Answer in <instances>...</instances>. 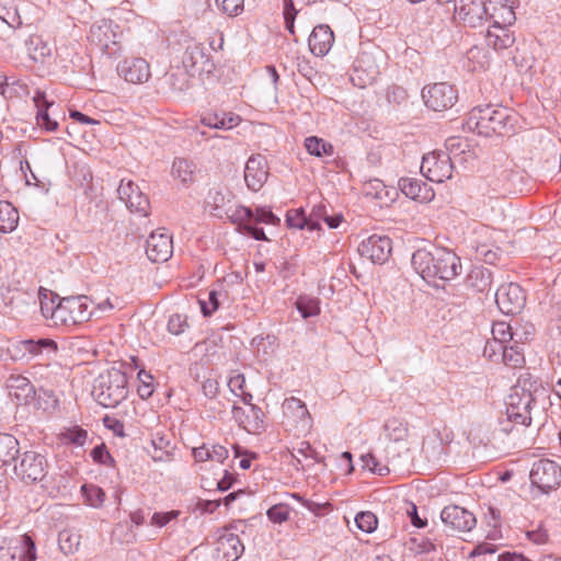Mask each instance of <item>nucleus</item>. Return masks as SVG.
<instances>
[{
    "mask_svg": "<svg viewBox=\"0 0 561 561\" xmlns=\"http://www.w3.org/2000/svg\"><path fill=\"white\" fill-rule=\"evenodd\" d=\"M549 400V389L526 373L520 375L505 402V420H501L502 431L511 433L514 427L530 426L534 420L540 421Z\"/></svg>",
    "mask_w": 561,
    "mask_h": 561,
    "instance_id": "obj_1",
    "label": "nucleus"
},
{
    "mask_svg": "<svg viewBox=\"0 0 561 561\" xmlns=\"http://www.w3.org/2000/svg\"><path fill=\"white\" fill-rule=\"evenodd\" d=\"M411 263L415 272L427 283L450 280L461 273L460 259L445 248L428 251L419 249L412 255Z\"/></svg>",
    "mask_w": 561,
    "mask_h": 561,
    "instance_id": "obj_2",
    "label": "nucleus"
},
{
    "mask_svg": "<svg viewBox=\"0 0 561 561\" xmlns=\"http://www.w3.org/2000/svg\"><path fill=\"white\" fill-rule=\"evenodd\" d=\"M517 123L518 116L512 108L491 104L473 107L467 119L469 129L485 137L510 136Z\"/></svg>",
    "mask_w": 561,
    "mask_h": 561,
    "instance_id": "obj_3",
    "label": "nucleus"
},
{
    "mask_svg": "<svg viewBox=\"0 0 561 561\" xmlns=\"http://www.w3.org/2000/svg\"><path fill=\"white\" fill-rule=\"evenodd\" d=\"M127 376L122 370H106L95 379L92 396L100 405L115 408L127 398Z\"/></svg>",
    "mask_w": 561,
    "mask_h": 561,
    "instance_id": "obj_4",
    "label": "nucleus"
},
{
    "mask_svg": "<svg viewBox=\"0 0 561 561\" xmlns=\"http://www.w3.org/2000/svg\"><path fill=\"white\" fill-rule=\"evenodd\" d=\"M182 64L186 73H181L183 77L181 83L176 84L174 81L171 82L173 89L179 91L188 88L187 73L194 76L195 73H211L215 70V65L205 46L193 39L187 41L185 44Z\"/></svg>",
    "mask_w": 561,
    "mask_h": 561,
    "instance_id": "obj_5",
    "label": "nucleus"
},
{
    "mask_svg": "<svg viewBox=\"0 0 561 561\" xmlns=\"http://www.w3.org/2000/svg\"><path fill=\"white\" fill-rule=\"evenodd\" d=\"M13 472L25 484L42 482L48 473L49 462L45 455L26 450L15 457Z\"/></svg>",
    "mask_w": 561,
    "mask_h": 561,
    "instance_id": "obj_6",
    "label": "nucleus"
},
{
    "mask_svg": "<svg viewBox=\"0 0 561 561\" xmlns=\"http://www.w3.org/2000/svg\"><path fill=\"white\" fill-rule=\"evenodd\" d=\"M529 479L540 493L548 494L561 484V467L554 460L538 459L531 466Z\"/></svg>",
    "mask_w": 561,
    "mask_h": 561,
    "instance_id": "obj_7",
    "label": "nucleus"
},
{
    "mask_svg": "<svg viewBox=\"0 0 561 561\" xmlns=\"http://www.w3.org/2000/svg\"><path fill=\"white\" fill-rule=\"evenodd\" d=\"M454 165L445 151H433L423 156L421 173L430 181L443 183L453 175Z\"/></svg>",
    "mask_w": 561,
    "mask_h": 561,
    "instance_id": "obj_8",
    "label": "nucleus"
},
{
    "mask_svg": "<svg viewBox=\"0 0 561 561\" xmlns=\"http://www.w3.org/2000/svg\"><path fill=\"white\" fill-rule=\"evenodd\" d=\"M425 105L433 111H446L457 102V90L447 82H438L422 90Z\"/></svg>",
    "mask_w": 561,
    "mask_h": 561,
    "instance_id": "obj_9",
    "label": "nucleus"
},
{
    "mask_svg": "<svg viewBox=\"0 0 561 561\" xmlns=\"http://www.w3.org/2000/svg\"><path fill=\"white\" fill-rule=\"evenodd\" d=\"M440 519L447 531L467 533L476 527L477 518L473 513L458 505L443 508Z\"/></svg>",
    "mask_w": 561,
    "mask_h": 561,
    "instance_id": "obj_10",
    "label": "nucleus"
},
{
    "mask_svg": "<svg viewBox=\"0 0 561 561\" xmlns=\"http://www.w3.org/2000/svg\"><path fill=\"white\" fill-rule=\"evenodd\" d=\"M495 302L504 314H516L525 307L526 296L519 285L510 283L497 288Z\"/></svg>",
    "mask_w": 561,
    "mask_h": 561,
    "instance_id": "obj_11",
    "label": "nucleus"
},
{
    "mask_svg": "<svg viewBox=\"0 0 561 561\" xmlns=\"http://www.w3.org/2000/svg\"><path fill=\"white\" fill-rule=\"evenodd\" d=\"M380 75L379 65L371 53L362 51L355 59L351 80L355 85L365 88L373 84Z\"/></svg>",
    "mask_w": 561,
    "mask_h": 561,
    "instance_id": "obj_12",
    "label": "nucleus"
},
{
    "mask_svg": "<svg viewBox=\"0 0 561 561\" xmlns=\"http://www.w3.org/2000/svg\"><path fill=\"white\" fill-rule=\"evenodd\" d=\"M88 38L103 53L107 55H113L116 53L118 35L114 31L112 21L103 19L94 22L90 27Z\"/></svg>",
    "mask_w": 561,
    "mask_h": 561,
    "instance_id": "obj_13",
    "label": "nucleus"
},
{
    "mask_svg": "<svg viewBox=\"0 0 561 561\" xmlns=\"http://www.w3.org/2000/svg\"><path fill=\"white\" fill-rule=\"evenodd\" d=\"M118 197L133 213L147 217L150 210V202L131 180H122L117 188Z\"/></svg>",
    "mask_w": 561,
    "mask_h": 561,
    "instance_id": "obj_14",
    "label": "nucleus"
},
{
    "mask_svg": "<svg viewBox=\"0 0 561 561\" xmlns=\"http://www.w3.org/2000/svg\"><path fill=\"white\" fill-rule=\"evenodd\" d=\"M391 251L392 241L388 236L371 234L358 245V253L362 257L378 264L385 263L390 256Z\"/></svg>",
    "mask_w": 561,
    "mask_h": 561,
    "instance_id": "obj_15",
    "label": "nucleus"
},
{
    "mask_svg": "<svg viewBox=\"0 0 561 561\" xmlns=\"http://www.w3.org/2000/svg\"><path fill=\"white\" fill-rule=\"evenodd\" d=\"M454 18L465 25L478 27L488 20V9L479 1L460 0L459 3H455Z\"/></svg>",
    "mask_w": 561,
    "mask_h": 561,
    "instance_id": "obj_16",
    "label": "nucleus"
},
{
    "mask_svg": "<svg viewBox=\"0 0 561 561\" xmlns=\"http://www.w3.org/2000/svg\"><path fill=\"white\" fill-rule=\"evenodd\" d=\"M118 75L127 82L141 84L149 80L150 65L141 57H128L117 65Z\"/></svg>",
    "mask_w": 561,
    "mask_h": 561,
    "instance_id": "obj_17",
    "label": "nucleus"
},
{
    "mask_svg": "<svg viewBox=\"0 0 561 561\" xmlns=\"http://www.w3.org/2000/svg\"><path fill=\"white\" fill-rule=\"evenodd\" d=\"M146 253L152 262H165L173 253L172 237L165 231H154L146 242Z\"/></svg>",
    "mask_w": 561,
    "mask_h": 561,
    "instance_id": "obj_18",
    "label": "nucleus"
},
{
    "mask_svg": "<svg viewBox=\"0 0 561 561\" xmlns=\"http://www.w3.org/2000/svg\"><path fill=\"white\" fill-rule=\"evenodd\" d=\"M491 229L488 226L480 225L472 232L470 247L476 252V257L488 264H495L500 256V249L494 243L482 242L480 237L489 238Z\"/></svg>",
    "mask_w": 561,
    "mask_h": 561,
    "instance_id": "obj_19",
    "label": "nucleus"
},
{
    "mask_svg": "<svg viewBox=\"0 0 561 561\" xmlns=\"http://www.w3.org/2000/svg\"><path fill=\"white\" fill-rule=\"evenodd\" d=\"M268 176L266 159L261 156H252L248 159L244 169V181L247 186L257 192L262 188Z\"/></svg>",
    "mask_w": 561,
    "mask_h": 561,
    "instance_id": "obj_20",
    "label": "nucleus"
},
{
    "mask_svg": "<svg viewBox=\"0 0 561 561\" xmlns=\"http://www.w3.org/2000/svg\"><path fill=\"white\" fill-rule=\"evenodd\" d=\"M283 412L286 417L296 422L300 433H308L312 427V417L305 402L300 399L290 397L283 402Z\"/></svg>",
    "mask_w": 561,
    "mask_h": 561,
    "instance_id": "obj_21",
    "label": "nucleus"
},
{
    "mask_svg": "<svg viewBox=\"0 0 561 561\" xmlns=\"http://www.w3.org/2000/svg\"><path fill=\"white\" fill-rule=\"evenodd\" d=\"M333 43V31L327 24L314 26L308 38L309 49L317 57L325 56L331 50Z\"/></svg>",
    "mask_w": 561,
    "mask_h": 561,
    "instance_id": "obj_22",
    "label": "nucleus"
},
{
    "mask_svg": "<svg viewBox=\"0 0 561 561\" xmlns=\"http://www.w3.org/2000/svg\"><path fill=\"white\" fill-rule=\"evenodd\" d=\"M28 57L37 64L50 65L54 58V47L41 35L33 34L25 42Z\"/></svg>",
    "mask_w": 561,
    "mask_h": 561,
    "instance_id": "obj_23",
    "label": "nucleus"
},
{
    "mask_svg": "<svg viewBox=\"0 0 561 561\" xmlns=\"http://www.w3.org/2000/svg\"><path fill=\"white\" fill-rule=\"evenodd\" d=\"M7 388L11 397L15 398L19 403H28L36 396V390L28 378L22 375H10L7 379Z\"/></svg>",
    "mask_w": 561,
    "mask_h": 561,
    "instance_id": "obj_24",
    "label": "nucleus"
},
{
    "mask_svg": "<svg viewBox=\"0 0 561 561\" xmlns=\"http://www.w3.org/2000/svg\"><path fill=\"white\" fill-rule=\"evenodd\" d=\"M232 416L236 422L248 432L260 431L263 426L264 413L254 404H250L248 412L240 407L233 405Z\"/></svg>",
    "mask_w": 561,
    "mask_h": 561,
    "instance_id": "obj_25",
    "label": "nucleus"
},
{
    "mask_svg": "<svg viewBox=\"0 0 561 561\" xmlns=\"http://www.w3.org/2000/svg\"><path fill=\"white\" fill-rule=\"evenodd\" d=\"M33 102L37 108V123L47 130L55 131L58 128V123L53 121L48 114V108L54 105V101H48L46 93L37 89L33 95Z\"/></svg>",
    "mask_w": 561,
    "mask_h": 561,
    "instance_id": "obj_26",
    "label": "nucleus"
},
{
    "mask_svg": "<svg viewBox=\"0 0 561 561\" xmlns=\"http://www.w3.org/2000/svg\"><path fill=\"white\" fill-rule=\"evenodd\" d=\"M11 551V559L18 561H35L36 547L31 536L27 534L20 536L13 541L9 548Z\"/></svg>",
    "mask_w": 561,
    "mask_h": 561,
    "instance_id": "obj_27",
    "label": "nucleus"
},
{
    "mask_svg": "<svg viewBox=\"0 0 561 561\" xmlns=\"http://www.w3.org/2000/svg\"><path fill=\"white\" fill-rule=\"evenodd\" d=\"M485 41L488 46L501 50L511 47L515 38L507 27L492 24L486 31Z\"/></svg>",
    "mask_w": 561,
    "mask_h": 561,
    "instance_id": "obj_28",
    "label": "nucleus"
},
{
    "mask_svg": "<svg viewBox=\"0 0 561 561\" xmlns=\"http://www.w3.org/2000/svg\"><path fill=\"white\" fill-rule=\"evenodd\" d=\"M217 545L218 551L222 553L226 561L238 560L244 551V546L240 538L232 533L220 536Z\"/></svg>",
    "mask_w": 561,
    "mask_h": 561,
    "instance_id": "obj_29",
    "label": "nucleus"
},
{
    "mask_svg": "<svg viewBox=\"0 0 561 561\" xmlns=\"http://www.w3.org/2000/svg\"><path fill=\"white\" fill-rule=\"evenodd\" d=\"M68 311L71 313L75 324L83 323L92 317L91 301L87 296L66 297Z\"/></svg>",
    "mask_w": 561,
    "mask_h": 561,
    "instance_id": "obj_30",
    "label": "nucleus"
},
{
    "mask_svg": "<svg viewBox=\"0 0 561 561\" xmlns=\"http://www.w3.org/2000/svg\"><path fill=\"white\" fill-rule=\"evenodd\" d=\"M196 170L195 162L186 158H175L172 163V175L185 186L195 181Z\"/></svg>",
    "mask_w": 561,
    "mask_h": 561,
    "instance_id": "obj_31",
    "label": "nucleus"
},
{
    "mask_svg": "<svg viewBox=\"0 0 561 561\" xmlns=\"http://www.w3.org/2000/svg\"><path fill=\"white\" fill-rule=\"evenodd\" d=\"M468 286L472 287L479 293H483L490 289L492 284V274L489 268L483 266L473 267L468 277H467Z\"/></svg>",
    "mask_w": 561,
    "mask_h": 561,
    "instance_id": "obj_32",
    "label": "nucleus"
},
{
    "mask_svg": "<svg viewBox=\"0 0 561 561\" xmlns=\"http://www.w3.org/2000/svg\"><path fill=\"white\" fill-rule=\"evenodd\" d=\"M19 213L9 202L0 201V231L10 233L16 229L19 224Z\"/></svg>",
    "mask_w": 561,
    "mask_h": 561,
    "instance_id": "obj_33",
    "label": "nucleus"
},
{
    "mask_svg": "<svg viewBox=\"0 0 561 561\" xmlns=\"http://www.w3.org/2000/svg\"><path fill=\"white\" fill-rule=\"evenodd\" d=\"M19 450V440L13 435L0 433V467L14 460Z\"/></svg>",
    "mask_w": 561,
    "mask_h": 561,
    "instance_id": "obj_34",
    "label": "nucleus"
},
{
    "mask_svg": "<svg viewBox=\"0 0 561 561\" xmlns=\"http://www.w3.org/2000/svg\"><path fill=\"white\" fill-rule=\"evenodd\" d=\"M20 348L31 355H41L46 353L47 355L56 353L57 344L55 341L49 339L24 340L20 342Z\"/></svg>",
    "mask_w": 561,
    "mask_h": 561,
    "instance_id": "obj_35",
    "label": "nucleus"
},
{
    "mask_svg": "<svg viewBox=\"0 0 561 561\" xmlns=\"http://www.w3.org/2000/svg\"><path fill=\"white\" fill-rule=\"evenodd\" d=\"M81 535L75 529H64L58 534V546L60 551L70 556L79 550Z\"/></svg>",
    "mask_w": 561,
    "mask_h": 561,
    "instance_id": "obj_36",
    "label": "nucleus"
},
{
    "mask_svg": "<svg viewBox=\"0 0 561 561\" xmlns=\"http://www.w3.org/2000/svg\"><path fill=\"white\" fill-rule=\"evenodd\" d=\"M501 360L507 367H523V365L525 364V357L518 340L513 342L511 345H504L502 350Z\"/></svg>",
    "mask_w": 561,
    "mask_h": 561,
    "instance_id": "obj_37",
    "label": "nucleus"
},
{
    "mask_svg": "<svg viewBox=\"0 0 561 561\" xmlns=\"http://www.w3.org/2000/svg\"><path fill=\"white\" fill-rule=\"evenodd\" d=\"M383 430L387 437L396 443L405 440L409 435L408 422L398 417L387 420Z\"/></svg>",
    "mask_w": 561,
    "mask_h": 561,
    "instance_id": "obj_38",
    "label": "nucleus"
},
{
    "mask_svg": "<svg viewBox=\"0 0 561 561\" xmlns=\"http://www.w3.org/2000/svg\"><path fill=\"white\" fill-rule=\"evenodd\" d=\"M401 192L411 199H425L426 195L422 194L426 192V184L421 180L413 178H401L398 182Z\"/></svg>",
    "mask_w": 561,
    "mask_h": 561,
    "instance_id": "obj_39",
    "label": "nucleus"
},
{
    "mask_svg": "<svg viewBox=\"0 0 561 561\" xmlns=\"http://www.w3.org/2000/svg\"><path fill=\"white\" fill-rule=\"evenodd\" d=\"M226 216L232 224L238 226L237 230L242 232V230H244V226H249L250 221L253 219L254 213L249 207L237 206L234 208H229L226 211Z\"/></svg>",
    "mask_w": 561,
    "mask_h": 561,
    "instance_id": "obj_40",
    "label": "nucleus"
},
{
    "mask_svg": "<svg viewBox=\"0 0 561 561\" xmlns=\"http://www.w3.org/2000/svg\"><path fill=\"white\" fill-rule=\"evenodd\" d=\"M492 340L506 345V343H513L517 341L518 333L513 331L510 323L495 322L492 325Z\"/></svg>",
    "mask_w": 561,
    "mask_h": 561,
    "instance_id": "obj_41",
    "label": "nucleus"
},
{
    "mask_svg": "<svg viewBox=\"0 0 561 561\" xmlns=\"http://www.w3.org/2000/svg\"><path fill=\"white\" fill-rule=\"evenodd\" d=\"M490 19L494 25L508 27L515 22L516 16L511 5L501 4L499 8H493V13L490 14Z\"/></svg>",
    "mask_w": 561,
    "mask_h": 561,
    "instance_id": "obj_42",
    "label": "nucleus"
},
{
    "mask_svg": "<svg viewBox=\"0 0 561 561\" xmlns=\"http://www.w3.org/2000/svg\"><path fill=\"white\" fill-rule=\"evenodd\" d=\"M466 58L468 61V69L471 71L484 69L489 64L488 51L483 47L479 46L471 47L467 51Z\"/></svg>",
    "mask_w": 561,
    "mask_h": 561,
    "instance_id": "obj_43",
    "label": "nucleus"
},
{
    "mask_svg": "<svg viewBox=\"0 0 561 561\" xmlns=\"http://www.w3.org/2000/svg\"><path fill=\"white\" fill-rule=\"evenodd\" d=\"M305 147L310 154L316 157L333 154V146L316 136L306 138Z\"/></svg>",
    "mask_w": 561,
    "mask_h": 561,
    "instance_id": "obj_44",
    "label": "nucleus"
},
{
    "mask_svg": "<svg viewBox=\"0 0 561 561\" xmlns=\"http://www.w3.org/2000/svg\"><path fill=\"white\" fill-rule=\"evenodd\" d=\"M38 297L43 316L47 319H51L53 312H55L57 304L60 300L58 295L49 291L48 289L41 288Z\"/></svg>",
    "mask_w": 561,
    "mask_h": 561,
    "instance_id": "obj_45",
    "label": "nucleus"
},
{
    "mask_svg": "<svg viewBox=\"0 0 561 561\" xmlns=\"http://www.w3.org/2000/svg\"><path fill=\"white\" fill-rule=\"evenodd\" d=\"M61 439L64 443L72 444L76 446H83L88 438V432L80 426H72L66 428L61 434Z\"/></svg>",
    "mask_w": 561,
    "mask_h": 561,
    "instance_id": "obj_46",
    "label": "nucleus"
},
{
    "mask_svg": "<svg viewBox=\"0 0 561 561\" xmlns=\"http://www.w3.org/2000/svg\"><path fill=\"white\" fill-rule=\"evenodd\" d=\"M437 5L435 3L425 4L416 9L414 22L419 25H430L434 22L437 15Z\"/></svg>",
    "mask_w": 561,
    "mask_h": 561,
    "instance_id": "obj_47",
    "label": "nucleus"
},
{
    "mask_svg": "<svg viewBox=\"0 0 561 561\" xmlns=\"http://www.w3.org/2000/svg\"><path fill=\"white\" fill-rule=\"evenodd\" d=\"M296 306L304 319L314 317L320 312L319 301L313 298L300 296L296 301Z\"/></svg>",
    "mask_w": 561,
    "mask_h": 561,
    "instance_id": "obj_48",
    "label": "nucleus"
},
{
    "mask_svg": "<svg viewBox=\"0 0 561 561\" xmlns=\"http://www.w3.org/2000/svg\"><path fill=\"white\" fill-rule=\"evenodd\" d=\"M362 468L378 474L386 476L389 473V468L386 465L380 463L371 453H367L360 456Z\"/></svg>",
    "mask_w": 561,
    "mask_h": 561,
    "instance_id": "obj_49",
    "label": "nucleus"
},
{
    "mask_svg": "<svg viewBox=\"0 0 561 561\" xmlns=\"http://www.w3.org/2000/svg\"><path fill=\"white\" fill-rule=\"evenodd\" d=\"M51 320L55 324L75 325L71 313L68 311V302L66 298L58 301L55 312H53Z\"/></svg>",
    "mask_w": 561,
    "mask_h": 561,
    "instance_id": "obj_50",
    "label": "nucleus"
},
{
    "mask_svg": "<svg viewBox=\"0 0 561 561\" xmlns=\"http://www.w3.org/2000/svg\"><path fill=\"white\" fill-rule=\"evenodd\" d=\"M355 523L360 530L369 534L377 528L378 519L371 512H360L356 515Z\"/></svg>",
    "mask_w": 561,
    "mask_h": 561,
    "instance_id": "obj_51",
    "label": "nucleus"
},
{
    "mask_svg": "<svg viewBox=\"0 0 561 561\" xmlns=\"http://www.w3.org/2000/svg\"><path fill=\"white\" fill-rule=\"evenodd\" d=\"M286 222L290 228L308 229L309 218L306 217L304 209L288 210L286 215Z\"/></svg>",
    "mask_w": 561,
    "mask_h": 561,
    "instance_id": "obj_52",
    "label": "nucleus"
},
{
    "mask_svg": "<svg viewBox=\"0 0 561 561\" xmlns=\"http://www.w3.org/2000/svg\"><path fill=\"white\" fill-rule=\"evenodd\" d=\"M81 490L91 506L98 507V506L102 505V503L105 500L104 491L96 485L84 484V485H82Z\"/></svg>",
    "mask_w": 561,
    "mask_h": 561,
    "instance_id": "obj_53",
    "label": "nucleus"
},
{
    "mask_svg": "<svg viewBox=\"0 0 561 561\" xmlns=\"http://www.w3.org/2000/svg\"><path fill=\"white\" fill-rule=\"evenodd\" d=\"M137 377L140 382L137 389L139 397L141 399L150 398L153 393L152 376L146 370L141 369L138 371Z\"/></svg>",
    "mask_w": 561,
    "mask_h": 561,
    "instance_id": "obj_54",
    "label": "nucleus"
},
{
    "mask_svg": "<svg viewBox=\"0 0 561 561\" xmlns=\"http://www.w3.org/2000/svg\"><path fill=\"white\" fill-rule=\"evenodd\" d=\"M289 506L286 504H275L266 512L268 519L275 524H282L289 518Z\"/></svg>",
    "mask_w": 561,
    "mask_h": 561,
    "instance_id": "obj_55",
    "label": "nucleus"
},
{
    "mask_svg": "<svg viewBox=\"0 0 561 561\" xmlns=\"http://www.w3.org/2000/svg\"><path fill=\"white\" fill-rule=\"evenodd\" d=\"M364 193L367 196H371L373 198L380 201L383 199V196L388 195L386 185L382 183V181L378 179L370 180L367 183H365Z\"/></svg>",
    "mask_w": 561,
    "mask_h": 561,
    "instance_id": "obj_56",
    "label": "nucleus"
},
{
    "mask_svg": "<svg viewBox=\"0 0 561 561\" xmlns=\"http://www.w3.org/2000/svg\"><path fill=\"white\" fill-rule=\"evenodd\" d=\"M244 0H216L217 7L229 16H237L243 11Z\"/></svg>",
    "mask_w": 561,
    "mask_h": 561,
    "instance_id": "obj_57",
    "label": "nucleus"
},
{
    "mask_svg": "<svg viewBox=\"0 0 561 561\" xmlns=\"http://www.w3.org/2000/svg\"><path fill=\"white\" fill-rule=\"evenodd\" d=\"M181 512L173 510L170 512H156L151 516L150 524L156 527H164L170 522L176 519L180 516Z\"/></svg>",
    "mask_w": 561,
    "mask_h": 561,
    "instance_id": "obj_58",
    "label": "nucleus"
},
{
    "mask_svg": "<svg viewBox=\"0 0 561 561\" xmlns=\"http://www.w3.org/2000/svg\"><path fill=\"white\" fill-rule=\"evenodd\" d=\"M187 327V319L185 316L174 313L170 316L168 321V331L171 334L179 335L184 332Z\"/></svg>",
    "mask_w": 561,
    "mask_h": 561,
    "instance_id": "obj_59",
    "label": "nucleus"
},
{
    "mask_svg": "<svg viewBox=\"0 0 561 561\" xmlns=\"http://www.w3.org/2000/svg\"><path fill=\"white\" fill-rule=\"evenodd\" d=\"M504 344H501L494 340L488 341L483 348V356L490 360H499L502 356V350Z\"/></svg>",
    "mask_w": 561,
    "mask_h": 561,
    "instance_id": "obj_60",
    "label": "nucleus"
},
{
    "mask_svg": "<svg viewBox=\"0 0 561 561\" xmlns=\"http://www.w3.org/2000/svg\"><path fill=\"white\" fill-rule=\"evenodd\" d=\"M327 215L328 213L324 205L314 207L309 217V230H319L320 222L323 221Z\"/></svg>",
    "mask_w": 561,
    "mask_h": 561,
    "instance_id": "obj_61",
    "label": "nucleus"
},
{
    "mask_svg": "<svg viewBox=\"0 0 561 561\" xmlns=\"http://www.w3.org/2000/svg\"><path fill=\"white\" fill-rule=\"evenodd\" d=\"M253 219L256 222H263L268 225H277L279 222V218L276 217L271 209L265 207L256 208Z\"/></svg>",
    "mask_w": 561,
    "mask_h": 561,
    "instance_id": "obj_62",
    "label": "nucleus"
},
{
    "mask_svg": "<svg viewBox=\"0 0 561 561\" xmlns=\"http://www.w3.org/2000/svg\"><path fill=\"white\" fill-rule=\"evenodd\" d=\"M291 454H296L297 456L304 458L305 460H317L318 454L313 450L309 442H300L298 447L294 448Z\"/></svg>",
    "mask_w": 561,
    "mask_h": 561,
    "instance_id": "obj_63",
    "label": "nucleus"
},
{
    "mask_svg": "<svg viewBox=\"0 0 561 561\" xmlns=\"http://www.w3.org/2000/svg\"><path fill=\"white\" fill-rule=\"evenodd\" d=\"M0 19L11 27H18L22 23L21 18L15 9H13V11H10L7 8H1Z\"/></svg>",
    "mask_w": 561,
    "mask_h": 561,
    "instance_id": "obj_64",
    "label": "nucleus"
}]
</instances>
